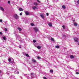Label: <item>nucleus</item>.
I'll return each mask as SVG.
<instances>
[{"label": "nucleus", "mask_w": 79, "mask_h": 79, "mask_svg": "<svg viewBox=\"0 0 79 79\" xmlns=\"http://www.w3.org/2000/svg\"><path fill=\"white\" fill-rule=\"evenodd\" d=\"M0 34H1V35L2 34V33L1 32H0Z\"/></svg>", "instance_id": "44"}, {"label": "nucleus", "mask_w": 79, "mask_h": 79, "mask_svg": "<svg viewBox=\"0 0 79 79\" xmlns=\"http://www.w3.org/2000/svg\"><path fill=\"white\" fill-rule=\"evenodd\" d=\"M19 48H21V45H19Z\"/></svg>", "instance_id": "36"}, {"label": "nucleus", "mask_w": 79, "mask_h": 79, "mask_svg": "<svg viewBox=\"0 0 79 79\" xmlns=\"http://www.w3.org/2000/svg\"><path fill=\"white\" fill-rule=\"evenodd\" d=\"M40 16L42 18H44V15L42 14H40Z\"/></svg>", "instance_id": "9"}, {"label": "nucleus", "mask_w": 79, "mask_h": 79, "mask_svg": "<svg viewBox=\"0 0 79 79\" xmlns=\"http://www.w3.org/2000/svg\"><path fill=\"white\" fill-rule=\"evenodd\" d=\"M15 74H19V72L18 71L16 72V71H15Z\"/></svg>", "instance_id": "15"}, {"label": "nucleus", "mask_w": 79, "mask_h": 79, "mask_svg": "<svg viewBox=\"0 0 79 79\" xmlns=\"http://www.w3.org/2000/svg\"><path fill=\"white\" fill-rule=\"evenodd\" d=\"M14 17L15 19H18L19 18V17L16 14L15 15Z\"/></svg>", "instance_id": "5"}, {"label": "nucleus", "mask_w": 79, "mask_h": 79, "mask_svg": "<svg viewBox=\"0 0 79 79\" xmlns=\"http://www.w3.org/2000/svg\"><path fill=\"white\" fill-rule=\"evenodd\" d=\"M32 61L33 62H34V63H35V62H36V61L35 60V59H32Z\"/></svg>", "instance_id": "12"}, {"label": "nucleus", "mask_w": 79, "mask_h": 79, "mask_svg": "<svg viewBox=\"0 0 79 79\" xmlns=\"http://www.w3.org/2000/svg\"><path fill=\"white\" fill-rule=\"evenodd\" d=\"M25 14L27 15V16H28V15H29V12H27V11H25Z\"/></svg>", "instance_id": "8"}, {"label": "nucleus", "mask_w": 79, "mask_h": 79, "mask_svg": "<svg viewBox=\"0 0 79 79\" xmlns=\"http://www.w3.org/2000/svg\"><path fill=\"white\" fill-rule=\"evenodd\" d=\"M31 77L32 78H33L34 77H33V76H34L35 75V74L33 73H31Z\"/></svg>", "instance_id": "7"}, {"label": "nucleus", "mask_w": 79, "mask_h": 79, "mask_svg": "<svg viewBox=\"0 0 79 79\" xmlns=\"http://www.w3.org/2000/svg\"><path fill=\"white\" fill-rule=\"evenodd\" d=\"M25 56H27V57H29V54H26Z\"/></svg>", "instance_id": "25"}, {"label": "nucleus", "mask_w": 79, "mask_h": 79, "mask_svg": "<svg viewBox=\"0 0 79 79\" xmlns=\"http://www.w3.org/2000/svg\"><path fill=\"white\" fill-rule=\"evenodd\" d=\"M2 71H1L0 70V73H1V72Z\"/></svg>", "instance_id": "47"}, {"label": "nucleus", "mask_w": 79, "mask_h": 79, "mask_svg": "<svg viewBox=\"0 0 79 79\" xmlns=\"http://www.w3.org/2000/svg\"><path fill=\"white\" fill-rule=\"evenodd\" d=\"M33 42L34 43H35V42H36V40H33Z\"/></svg>", "instance_id": "31"}, {"label": "nucleus", "mask_w": 79, "mask_h": 79, "mask_svg": "<svg viewBox=\"0 0 79 79\" xmlns=\"http://www.w3.org/2000/svg\"><path fill=\"white\" fill-rule=\"evenodd\" d=\"M11 77H12L11 79H14L15 78V76L13 75L11 76Z\"/></svg>", "instance_id": "20"}, {"label": "nucleus", "mask_w": 79, "mask_h": 79, "mask_svg": "<svg viewBox=\"0 0 79 79\" xmlns=\"http://www.w3.org/2000/svg\"><path fill=\"white\" fill-rule=\"evenodd\" d=\"M4 30L5 31H8V29H7L6 28H5Z\"/></svg>", "instance_id": "32"}, {"label": "nucleus", "mask_w": 79, "mask_h": 79, "mask_svg": "<svg viewBox=\"0 0 79 79\" xmlns=\"http://www.w3.org/2000/svg\"><path fill=\"white\" fill-rule=\"evenodd\" d=\"M26 77H27V79H29V76H28V75H26Z\"/></svg>", "instance_id": "19"}, {"label": "nucleus", "mask_w": 79, "mask_h": 79, "mask_svg": "<svg viewBox=\"0 0 79 79\" xmlns=\"http://www.w3.org/2000/svg\"><path fill=\"white\" fill-rule=\"evenodd\" d=\"M9 69H12V68H10Z\"/></svg>", "instance_id": "46"}, {"label": "nucleus", "mask_w": 79, "mask_h": 79, "mask_svg": "<svg viewBox=\"0 0 79 79\" xmlns=\"http://www.w3.org/2000/svg\"><path fill=\"white\" fill-rule=\"evenodd\" d=\"M4 63H5V61H4Z\"/></svg>", "instance_id": "48"}, {"label": "nucleus", "mask_w": 79, "mask_h": 79, "mask_svg": "<svg viewBox=\"0 0 79 79\" xmlns=\"http://www.w3.org/2000/svg\"><path fill=\"white\" fill-rule=\"evenodd\" d=\"M76 74H79V72H76Z\"/></svg>", "instance_id": "39"}, {"label": "nucleus", "mask_w": 79, "mask_h": 79, "mask_svg": "<svg viewBox=\"0 0 79 79\" xmlns=\"http://www.w3.org/2000/svg\"><path fill=\"white\" fill-rule=\"evenodd\" d=\"M9 64H10V63H9Z\"/></svg>", "instance_id": "49"}, {"label": "nucleus", "mask_w": 79, "mask_h": 79, "mask_svg": "<svg viewBox=\"0 0 79 79\" xmlns=\"http://www.w3.org/2000/svg\"><path fill=\"white\" fill-rule=\"evenodd\" d=\"M19 10L20 11H23V9L22 8H20L19 9Z\"/></svg>", "instance_id": "23"}, {"label": "nucleus", "mask_w": 79, "mask_h": 79, "mask_svg": "<svg viewBox=\"0 0 79 79\" xmlns=\"http://www.w3.org/2000/svg\"><path fill=\"white\" fill-rule=\"evenodd\" d=\"M37 48H38V49H40L41 48V47L40 46H38L37 47Z\"/></svg>", "instance_id": "10"}, {"label": "nucleus", "mask_w": 79, "mask_h": 79, "mask_svg": "<svg viewBox=\"0 0 79 79\" xmlns=\"http://www.w3.org/2000/svg\"><path fill=\"white\" fill-rule=\"evenodd\" d=\"M0 22H1V23L2 22V19H0Z\"/></svg>", "instance_id": "37"}, {"label": "nucleus", "mask_w": 79, "mask_h": 79, "mask_svg": "<svg viewBox=\"0 0 79 79\" xmlns=\"http://www.w3.org/2000/svg\"><path fill=\"white\" fill-rule=\"evenodd\" d=\"M70 57L71 58H74V56L73 55H71L70 56Z\"/></svg>", "instance_id": "27"}, {"label": "nucleus", "mask_w": 79, "mask_h": 79, "mask_svg": "<svg viewBox=\"0 0 79 79\" xmlns=\"http://www.w3.org/2000/svg\"><path fill=\"white\" fill-rule=\"evenodd\" d=\"M18 39L19 41L21 42V43H24V41H23L22 40H21V38L19 36H18Z\"/></svg>", "instance_id": "2"}, {"label": "nucleus", "mask_w": 79, "mask_h": 79, "mask_svg": "<svg viewBox=\"0 0 79 79\" xmlns=\"http://www.w3.org/2000/svg\"><path fill=\"white\" fill-rule=\"evenodd\" d=\"M77 3L79 4V0H78V1H77Z\"/></svg>", "instance_id": "38"}, {"label": "nucleus", "mask_w": 79, "mask_h": 79, "mask_svg": "<svg viewBox=\"0 0 79 79\" xmlns=\"http://www.w3.org/2000/svg\"><path fill=\"white\" fill-rule=\"evenodd\" d=\"M62 8L64 9H65V8H66V7L65 6L63 5L62 6Z\"/></svg>", "instance_id": "18"}, {"label": "nucleus", "mask_w": 79, "mask_h": 79, "mask_svg": "<svg viewBox=\"0 0 79 79\" xmlns=\"http://www.w3.org/2000/svg\"><path fill=\"white\" fill-rule=\"evenodd\" d=\"M23 55H24V56H26V53L24 52H23Z\"/></svg>", "instance_id": "22"}, {"label": "nucleus", "mask_w": 79, "mask_h": 79, "mask_svg": "<svg viewBox=\"0 0 79 79\" xmlns=\"http://www.w3.org/2000/svg\"><path fill=\"white\" fill-rule=\"evenodd\" d=\"M48 25L49 26H50V27H52V24L49 23L48 24Z\"/></svg>", "instance_id": "24"}, {"label": "nucleus", "mask_w": 79, "mask_h": 79, "mask_svg": "<svg viewBox=\"0 0 79 79\" xmlns=\"http://www.w3.org/2000/svg\"><path fill=\"white\" fill-rule=\"evenodd\" d=\"M32 9H33V10H35V9H37V7H36V6H34L32 7Z\"/></svg>", "instance_id": "11"}, {"label": "nucleus", "mask_w": 79, "mask_h": 79, "mask_svg": "<svg viewBox=\"0 0 79 79\" xmlns=\"http://www.w3.org/2000/svg\"><path fill=\"white\" fill-rule=\"evenodd\" d=\"M37 2H38V3H40V1H39V0H37Z\"/></svg>", "instance_id": "35"}, {"label": "nucleus", "mask_w": 79, "mask_h": 79, "mask_svg": "<svg viewBox=\"0 0 79 79\" xmlns=\"http://www.w3.org/2000/svg\"><path fill=\"white\" fill-rule=\"evenodd\" d=\"M74 24L75 26H77V23H74Z\"/></svg>", "instance_id": "16"}, {"label": "nucleus", "mask_w": 79, "mask_h": 79, "mask_svg": "<svg viewBox=\"0 0 79 79\" xmlns=\"http://www.w3.org/2000/svg\"><path fill=\"white\" fill-rule=\"evenodd\" d=\"M34 23H31V26H34Z\"/></svg>", "instance_id": "33"}, {"label": "nucleus", "mask_w": 79, "mask_h": 79, "mask_svg": "<svg viewBox=\"0 0 79 79\" xmlns=\"http://www.w3.org/2000/svg\"><path fill=\"white\" fill-rule=\"evenodd\" d=\"M10 72H7V74H10Z\"/></svg>", "instance_id": "34"}, {"label": "nucleus", "mask_w": 79, "mask_h": 79, "mask_svg": "<svg viewBox=\"0 0 79 79\" xmlns=\"http://www.w3.org/2000/svg\"><path fill=\"white\" fill-rule=\"evenodd\" d=\"M44 79H47V78L46 77H44Z\"/></svg>", "instance_id": "41"}, {"label": "nucleus", "mask_w": 79, "mask_h": 79, "mask_svg": "<svg viewBox=\"0 0 79 79\" xmlns=\"http://www.w3.org/2000/svg\"><path fill=\"white\" fill-rule=\"evenodd\" d=\"M8 3H9V4H10V1H8Z\"/></svg>", "instance_id": "42"}, {"label": "nucleus", "mask_w": 79, "mask_h": 79, "mask_svg": "<svg viewBox=\"0 0 79 79\" xmlns=\"http://www.w3.org/2000/svg\"><path fill=\"white\" fill-rule=\"evenodd\" d=\"M8 60L9 62H10L11 63H12L13 64H14L15 63L14 62V60H13V59L12 58H9Z\"/></svg>", "instance_id": "1"}, {"label": "nucleus", "mask_w": 79, "mask_h": 79, "mask_svg": "<svg viewBox=\"0 0 79 79\" xmlns=\"http://www.w3.org/2000/svg\"><path fill=\"white\" fill-rule=\"evenodd\" d=\"M6 37H5V36H3L2 38H1V40H6Z\"/></svg>", "instance_id": "4"}, {"label": "nucleus", "mask_w": 79, "mask_h": 79, "mask_svg": "<svg viewBox=\"0 0 79 79\" xmlns=\"http://www.w3.org/2000/svg\"><path fill=\"white\" fill-rule=\"evenodd\" d=\"M46 15H47V16H48V13H47Z\"/></svg>", "instance_id": "43"}, {"label": "nucleus", "mask_w": 79, "mask_h": 79, "mask_svg": "<svg viewBox=\"0 0 79 79\" xmlns=\"http://www.w3.org/2000/svg\"><path fill=\"white\" fill-rule=\"evenodd\" d=\"M23 13H21L20 14V16H21L22 15V14Z\"/></svg>", "instance_id": "40"}, {"label": "nucleus", "mask_w": 79, "mask_h": 79, "mask_svg": "<svg viewBox=\"0 0 79 79\" xmlns=\"http://www.w3.org/2000/svg\"><path fill=\"white\" fill-rule=\"evenodd\" d=\"M34 29L35 32H37L38 31H39V28L37 27H35L34 28Z\"/></svg>", "instance_id": "3"}, {"label": "nucleus", "mask_w": 79, "mask_h": 79, "mask_svg": "<svg viewBox=\"0 0 79 79\" xmlns=\"http://www.w3.org/2000/svg\"><path fill=\"white\" fill-rule=\"evenodd\" d=\"M34 5H36V6H37V3L36 2H35L34 3Z\"/></svg>", "instance_id": "21"}, {"label": "nucleus", "mask_w": 79, "mask_h": 79, "mask_svg": "<svg viewBox=\"0 0 79 79\" xmlns=\"http://www.w3.org/2000/svg\"><path fill=\"white\" fill-rule=\"evenodd\" d=\"M74 40L75 42H78V38H74Z\"/></svg>", "instance_id": "6"}, {"label": "nucleus", "mask_w": 79, "mask_h": 79, "mask_svg": "<svg viewBox=\"0 0 79 79\" xmlns=\"http://www.w3.org/2000/svg\"><path fill=\"white\" fill-rule=\"evenodd\" d=\"M37 59H38V60H40V57L39 56H37Z\"/></svg>", "instance_id": "28"}, {"label": "nucleus", "mask_w": 79, "mask_h": 79, "mask_svg": "<svg viewBox=\"0 0 79 79\" xmlns=\"http://www.w3.org/2000/svg\"><path fill=\"white\" fill-rule=\"evenodd\" d=\"M17 29H18V30H19V31H22V29L19 27H18Z\"/></svg>", "instance_id": "13"}, {"label": "nucleus", "mask_w": 79, "mask_h": 79, "mask_svg": "<svg viewBox=\"0 0 79 79\" xmlns=\"http://www.w3.org/2000/svg\"><path fill=\"white\" fill-rule=\"evenodd\" d=\"M0 8L1 10H2V11H4V9H3V7H0Z\"/></svg>", "instance_id": "14"}, {"label": "nucleus", "mask_w": 79, "mask_h": 79, "mask_svg": "<svg viewBox=\"0 0 79 79\" xmlns=\"http://www.w3.org/2000/svg\"><path fill=\"white\" fill-rule=\"evenodd\" d=\"M55 47L56 48H60V46H56Z\"/></svg>", "instance_id": "17"}, {"label": "nucleus", "mask_w": 79, "mask_h": 79, "mask_svg": "<svg viewBox=\"0 0 79 79\" xmlns=\"http://www.w3.org/2000/svg\"><path fill=\"white\" fill-rule=\"evenodd\" d=\"M62 27H63V29H65V26H64V25H63Z\"/></svg>", "instance_id": "29"}, {"label": "nucleus", "mask_w": 79, "mask_h": 79, "mask_svg": "<svg viewBox=\"0 0 79 79\" xmlns=\"http://www.w3.org/2000/svg\"><path fill=\"white\" fill-rule=\"evenodd\" d=\"M63 36V37H66V35H64Z\"/></svg>", "instance_id": "45"}, {"label": "nucleus", "mask_w": 79, "mask_h": 79, "mask_svg": "<svg viewBox=\"0 0 79 79\" xmlns=\"http://www.w3.org/2000/svg\"><path fill=\"white\" fill-rule=\"evenodd\" d=\"M50 73H53V71L52 70H50Z\"/></svg>", "instance_id": "30"}, {"label": "nucleus", "mask_w": 79, "mask_h": 79, "mask_svg": "<svg viewBox=\"0 0 79 79\" xmlns=\"http://www.w3.org/2000/svg\"><path fill=\"white\" fill-rule=\"evenodd\" d=\"M51 40H52V41L54 42V39H53V38H52L51 39Z\"/></svg>", "instance_id": "26"}]
</instances>
